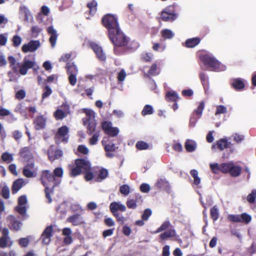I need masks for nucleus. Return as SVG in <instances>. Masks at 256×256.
<instances>
[{"label":"nucleus","instance_id":"obj_1","mask_svg":"<svg viewBox=\"0 0 256 256\" xmlns=\"http://www.w3.org/2000/svg\"><path fill=\"white\" fill-rule=\"evenodd\" d=\"M110 42L114 46V50L117 55H120V52L118 51V48L127 46L128 49L132 50H136L138 46V43L135 42H130V38L120 28L114 32L108 34Z\"/></svg>","mask_w":256,"mask_h":256},{"label":"nucleus","instance_id":"obj_2","mask_svg":"<svg viewBox=\"0 0 256 256\" xmlns=\"http://www.w3.org/2000/svg\"><path fill=\"white\" fill-rule=\"evenodd\" d=\"M10 68L12 72H8V74L10 76L12 72L18 74V72L23 76L26 75L29 69L33 68L34 71H36L39 68L38 66L35 67V62L32 60H28L26 58H24L22 64L17 62L16 58L12 56H10L8 58Z\"/></svg>","mask_w":256,"mask_h":256},{"label":"nucleus","instance_id":"obj_3","mask_svg":"<svg viewBox=\"0 0 256 256\" xmlns=\"http://www.w3.org/2000/svg\"><path fill=\"white\" fill-rule=\"evenodd\" d=\"M91 164L87 160L84 158H78L75 160L74 166H70L69 176L74 178L82 174L83 171L90 170Z\"/></svg>","mask_w":256,"mask_h":256},{"label":"nucleus","instance_id":"obj_4","mask_svg":"<svg viewBox=\"0 0 256 256\" xmlns=\"http://www.w3.org/2000/svg\"><path fill=\"white\" fill-rule=\"evenodd\" d=\"M176 4H173L165 7L159 13V16L157 19L159 22H172L178 18V14L176 10Z\"/></svg>","mask_w":256,"mask_h":256},{"label":"nucleus","instance_id":"obj_5","mask_svg":"<svg viewBox=\"0 0 256 256\" xmlns=\"http://www.w3.org/2000/svg\"><path fill=\"white\" fill-rule=\"evenodd\" d=\"M200 60L204 66L209 68L210 70L220 72L223 70L220 62L210 54H202L200 56Z\"/></svg>","mask_w":256,"mask_h":256},{"label":"nucleus","instance_id":"obj_6","mask_svg":"<svg viewBox=\"0 0 256 256\" xmlns=\"http://www.w3.org/2000/svg\"><path fill=\"white\" fill-rule=\"evenodd\" d=\"M102 23L108 32V34L120 28L117 18L112 14H105L102 19Z\"/></svg>","mask_w":256,"mask_h":256},{"label":"nucleus","instance_id":"obj_7","mask_svg":"<svg viewBox=\"0 0 256 256\" xmlns=\"http://www.w3.org/2000/svg\"><path fill=\"white\" fill-rule=\"evenodd\" d=\"M227 218L230 222H240L244 224H248L252 220L251 216L246 212H244L240 214H229Z\"/></svg>","mask_w":256,"mask_h":256},{"label":"nucleus","instance_id":"obj_8","mask_svg":"<svg viewBox=\"0 0 256 256\" xmlns=\"http://www.w3.org/2000/svg\"><path fill=\"white\" fill-rule=\"evenodd\" d=\"M232 162H224L218 164V163L210 164V166L214 174H218L221 172L224 174H228Z\"/></svg>","mask_w":256,"mask_h":256},{"label":"nucleus","instance_id":"obj_9","mask_svg":"<svg viewBox=\"0 0 256 256\" xmlns=\"http://www.w3.org/2000/svg\"><path fill=\"white\" fill-rule=\"evenodd\" d=\"M101 127L104 133L110 136H116L119 133V130L116 127H112V123L110 121H103Z\"/></svg>","mask_w":256,"mask_h":256},{"label":"nucleus","instance_id":"obj_10","mask_svg":"<svg viewBox=\"0 0 256 256\" xmlns=\"http://www.w3.org/2000/svg\"><path fill=\"white\" fill-rule=\"evenodd\" d=\"M40 180L44 187L48 186L50 183L54 182L55 178L50 170H44L42 172Z\"/></svg>","mask_w":256,"mask_h":256},{"label":"nucleus","instance_id":"obj_11","mask_svg":"<svg viewBox=\"0 0 256 256\" xmlns=\"http://www.w3.org/2000/svg\"><path fill=\"white\" fill-rule=\"evenodd\" d=\"M6 220L8 222V226L11 230L18 231L20 229L22 223L14 216H8L6 218Z\"/></svg>","mask_w":256,"mask_h":256},{"label":"nucleus","instance_id":"obj_12","mask_svg":"<svg viewBox=\"0 0 256 256\" xmlns=\"http://www.w3.org/2000/svg\"><path fill=\"white\" fill-rule=\"evenodd\" d=\"M22 174L28 178L35 177L36 172L34 168V164L33 162H30L25 165L23 168Z\"/></svg>","mask_w":256,"mask_h":256},{"label":"nucleus","instance_id":"obj_13","mask_svg":"<svg viewBox=\"0 0 256 256\" xmlns=\"http://www.w3.org/2000/svg\"><path fill=\"white\" fill-rule=\"evenodd\" d=\"M61 106L64 108V111L62 109L58 108L56 110L54 114V116L56 120L63 119L67 116L70 113V107L67 104H63Z\"/></svg>","mask_w":256,"mask_h":256},{"label":"nucleus","instance_id":"obj_14","mask_svg":"<svg viewBox=\"0 0 256 256\" xmlns=\"http://www.w3.org/2000/svg\"><path fill=\"white\" fill-rule=\"evenodd\" d=\"M40 46V42L38 40H30L28 44H24L22 46V50L24 52H34L36 51Z\"/></svg>","mask_w":256,"mask_h":256},{"label":"nucleus","instance_id":"obj_15","mask_svg":"<svg viewBox=\"0 0 256 256\" xmlns=\"http://www.w3.org/2000/svg\"><path fill=\"white\" fill-rule=\"evenodd\" d=\"M90 46L96 54L97 58L102 61L106 60V54L104 53L102 48L94 42L90 43Z\"/></svg>","mask_w":256,"mask_h":256},{"label":"nucleus","instance_id":"obj_16","mask_svg":"<svg viewBox=\"0 0 256 256\" xmlns=\"http://www.w3.org/2000/svg\"><path fill=\"white\" fill-rule=\"evenodd\" d=\"M52 226H48L41 235L40 238L42 240V242L44 244H48L50 242V238L52 236Z\"/></svg>","mask_w":256,"mask_h":256},{"label":"nucleus","instance_id":"obj_17","mask_svg":"<svg viewBox=\"0 0 256 256\" xmlns=\"http://www.w3.org/2000/svg\"><path fill=\"white\" fill-rule=\"evenodd\" d=\"M63 154L62 151L60 149H54L51 147L48 150V156L49 160L53 162L57 159H58L62 156Z\"/></svg>","mask_w":256,"mask_h":256},{"label":"nucleus","instance_id":"obj_18","mask_svg":"<svg viewBox=\"0 0 256 256\" xmlns=\"http://www.w3.org/2000/svg\"><path fill=\"white\" fill-rule=\"evenodd\" d=\"M69 132L68 128L66 126H63L60 128L56 134V137L58 138H62V141L64 142H67L68 141V137L66 136Z\"/></svg>","mask_w":256,"mask_h":256},{"label":"nucleus","instance_id":"obj_19","mask_svg":"<svg viewBox=\"0 0 256 256\" xmlns=\"http://www.w3.org/2000/svg\"><path fill=\"white\" fill-rule=\"evenodd\" d=\"M66 220L74 226L82 225L85 223L80 214H76L70 216Z\"/></svg>","mask_w":256,"mask_h":256},{"label":"nucleus","instance_id":"obj_20","mask_svg":"<svg viewBox=\"0 0 256 256\" xmlns=\"http://www.w3.org/2000/svg\"><path fill=\"white\" fill-rule=\"evenodd\" d=\"M33 124L36 130L44 129L46 124V118L43 115L38 116L34 120Z\"/></svg>","mask_w":256,"mask_h":256},{"label":"nucleus","instance_id":"obj_21","mask_svg":"<svg viewBox=\"0 0 256 256\" xmlns=\"http://www.w3.org/2000/svg\"><path fill=\"white\" fill-rule=\"evenodd\" d=\"M47 32L48 34L50 35L49 41L50 43L51 46L52 48H54L56 46V42L58 36L56 31L54 28L53 26H50L47 28Z\"/></svg>","mask_w":256,"mask_h":256},{"label":"nucleus","instance_id":"obj_22","mask_svg":"<svg viewBox=\"0 0 256 256\" xmlns=\"http://www.w3.org/2000/svg\"><path fill=\"white\" fill-rule=\"evenodd\" d=\"M176 236V230L174 228H170L161 233L159 236V242L165 241L168 239L175 237Z\"/></svg>","mask_w":256,"mask_h":256},{"label":"nucleus","instance_id":"obj_23","mask_svg":"<svg viewBox=\"0 0 256 256\" xmlns=\"http://www.w3.org/2000/svg\"><path fill=\"white\" fill-rule=\"evenodd\" d=\"M110 209L112 214H117L118 210L124 212L126 208L124 205L117 202H112L110 204Z\"/></svg>","mask_w":256,"mask_h":256},{"label":"nucleus","instance_id":"obj_24","mask_svg":"<svg viewBox=\"0 0 256 256\" xmlns=\"http://www.w3.org/2000/svg\"><path fill=\"white\" fill-rule=\"evenodd\" d=\"M102 145L104 146V149L106 152V157L109 158H112L114 157V154L110 152H114L116 150V144L113 143H108L107 144H104L102 142Z\"/></svg>","mask_w":256,"mask_h":256},{"label":"nucleus","instance_id":"obj_25","mask_svg":"<svg viewBox=\"0 0 256 256\" xmlns=\"http://www.w3.org/2000/svg\"><path fill=\"white\" fill-rule=\"evenodd\" d=\"M230 84L232 87L236 90H241L244 88L245 86L244 82L240 78L233 79Z\"/></svg>","mask_w":256,"mask_h":256},{"label":"nucleus","instance_id":"obj_26","mask_svg":"<svg viewBox=\"0 0 256 256\" xmlns=\"http://www.w3.org/2000/svg\"><path fill=\"white\" fill-rule=\"evenodd\" d=\"M19 154L20 158L27 161L32 158V155L30 152V148L26 146L22 148L20 150Z\"/></svg>","mask_w":256,"mask_h":256},{"label":"nucleus","instance_id":"obj_27","mask_svg":"<svg viewBox=\"0 0 256 256\" xmlns=\"http://www.w3.org/2000/svg\"><path fill=\"white\" fill-rule=\"evenodd\" d=\"M96 174L94 176V181L96 182H101L104 180L106 179L108 176V170L107 169L104 168H101L98 174Z\"/></svg>","mask_w":256,"mask_h":256},{"label":"nucleus","instance_id":"obj_28","mask_svg":"<svg viewBox=\"0 0 256 256\" xmlns=\"http://www.w3.org/2000/svg\"><path fill=\"white\" fill-rule=\"evenodd\" d=\"M242 170V168L241 166L235 165L232 162L228 174L232 177H237L241 174Z\"/></svg>","mask_w":256,"mask_h":256},{"label":"nucleus","instance_id":"obj_29","mask_svg":"<svg viewBox=\"0 0 256 256\" xmlns=\"http://www.w3.org/2000/svg\"><path fill=\"white\" fill-rule=\"evenodd\" d=\"M86 123L88 124L87 126V134L88 135H91L96 130V122L95 120H89L88 121H84V124L86 125Z\"/></svg>","mask_w":256,"mask_h":256},{"label":"nucleus","instance_id":"obj_30","mask_svg":"<svg viewBox=\"0 0 256 256\" xmlns=\"http://www.w3.org/2000/svg\"><path fill=\"white\" fill-rule=\"evenodd\" d=\"M201 41V38L198 37L188 38L185 42V46L188 48H193L198 45Z\"/></svg>","mask_w":256,"mask_h":256},{"label":"nucleus","instance_id":"obj_31","mask_svg":"<svg viewBox=\"0 0 256 256\" xmlns=\"http://www.w3.org/2000/svg\"><path fill=\"white\" fill-rule=\"evenodd\" d=\"M216 145L218 149L222 150L225 148H229L232 145V144L226 138H220L216 142Z\"/></svg>","mask_w":256,"mask_h":256},{"label":"nucleus","instance_id":"obj_32","mask_svg":"<svg viewBox=\"0 0 256 256\" xmlns=\"http://www.w3.org/2000/svg\"><path fill=\"white\" fill-rule=\"evenodd\" d=\"M68 74H78V68L74 62H68L66 66Z\"/></svg>","mask_w":256,"mask_h":256},{"label":"nucleus","instance_id":"obj_33","mask_svg":"<svg viewBox=\"0 0 256 256\" xmlns=\"http://www.w3.org/2000/svg\"><path fill=\"white\" fill-rule=\"evenodd\" d=\"M165 98L168 102H177L180 98L176 92L169 91L166 94Z\"/></svg>","mask_w":256,"mask_h":256},{"label":"nucleus","instance_id":"obj_34","mask_svg":"<svg viewBox=\"0 0 256 256\" xmlns=\"http://www.w3.org/2000/svg\"><path fill=\"white\" fill-rule=\"evenodd\" d=\"M184 147L188 152H192L196 149V144L192 140H187L184 143Z\"/></svg>","mask_w":256,"mask_h":256},{"label":"nucleus","instance_id":"obj_35","mask_svg":"<svg viewBox=\"0 0 256 256\" xmlns=\"http://www.w3.org/2000/svg\"><path fill=\"white\" fill-rule=\"evenodd\" d=\"M160 73V68L156 62L152 64L150 68L146 75L148 76H157Z\"/></svg>","mask_w":256,"mask_h":256},{"label":"nucleus","instance_id":"obj_36","mask_svg":"<svg viewBox=\"0 0 256 256\" xmlns=\"http://www.w3.org/2000/svg\"><path fill=\"white\" fill-rule=\"evenodd\" d=\"M24 180L22 178H18L15 180L12 186V191L13 194L16 193L22 186Z\"/></svg>","mask_w":256,"mask_h":256},{"label":"nucleus","instance_id":"obj_37","mask_svg":"<svg viewBox=\"0 0 256 256\" xmlns=\"http://www.w3.org/2000/svg\"><path fill=\"white\" fill-rule=\"evenodd\" d=\"M138 199H141V196L139 194L136 195L135 199H128L126 202L127 207L130 209H135L137 207L136 203Z\"/></svg>","mask_w":256,"mask_h":256},{"label":"nucleus","instance_id":"obj_38","mask_svg":"<svg viewBox=\"0 0 256 256\" xmlns=\"http://www.w3.org/2000/svg\"><path fill=\"white\" fill-rule=\"evenodd\" d=\"M162 36L164 39H171L174 36V34L170 29L165 28L162 30L160 32Z\"/></svg>","mask_w":256,"mask_h":256},{"label":"nucleus","instance_id":"obj_39","mask_svg":"<svg viewBox=\"0 0 256 256\" xmlns=\"http://www.w3.org/2000/svg\"><path fill=\"white\" fill-rule=\"evenodd\" d=\"M56 184L54 183L52 188H49L48 186H45L44 192L46 197L48 200V202L50 203L52 202L51 194H53L54 188Z\"/></svg>","mask_w":256,"mask_h":256},{"label":"nucleus","instance_id":"obj_40","mask_svg":"<svg viewBox=\"0 0 256 256\" xmlns=\"http://www.w3.org/2000/svg\"><path fill=\"white\" fill-rule=\"evenodd\" d=\"M204 106H205L204 102V101L200 102L199 103V104H198V108H196V109L194 110L193 114L196 115L198 117V118H200L202 116L203 110L204 108Z\"/></svg>","mask_w":256,"mask_h":256},{"label":"nucleus","instance_id":"obj_41","mask_svg":"<svg viewBox=\"0 0 256 256\" xmlns=\"http://www.w3.org/2000/svg\"><path fill=\"white\" fill-rule=\"evenodd\" d=\"M97 2L95 0H93L92 2L87 4V7L89 8L90 14L93 15L96 14L97 10Z\"/></svg>","mask_w":256,"mask_h":256},{"label":"nucleus","instance_id":"obj_42","mask_svg":"<svg viewBox=\"0 0 256 256\" xmlns=\"http://www.w3.org/2000/svg\"><path fill=\"white\" fill-rule=\"evenodd\" d=\"M0 159L3 162L9 164L14 160L13 155L8 152H4L2 154Z\"/></svg>","mask_w":256,"mask_h":256},{"label":"nucleus","instance_id":"obj_43","mask_svg":"<svg viewBox=\"0 0 256 256\" xmlns=\"http://www.w3.org/2000/svg\"><path fill=\"white\" fill-rule=\"evenodd\" d=\"M210 216L212 220L215 222L219 218V214L216 206H214L210 210Z\"/></svg>","mask_w":256,"mask_h":256},{"label":"nucleus","instance_id":"obj_44","mask_svg":"<svg viewBox=\"0 0 256 256\" xmlns=\"http://www.w3.org/2000/svg\"><path fill=\"white\" fill-rule=\"evenodd\" d=\"M172 225L169 220L164 221L162 225L156 230L155 233H159L163 231H166Z\"/></svg>","mask_w":256,"mask_h":256},{"label":"nucleus","instance_id":"obj_45","mask_svg":"<svg viewBox=\"0 0 256 256\" xmlns=\"http://www.w3.org/2000/svg\"><path fill=\"white\" fill-rule=\"evenodd\" d=\"M191 176L194 178V184L198 186L200 182V178L198 176V172L196 170H192L190 171Z\"/></svg>","mask_w":256,"mask_h":256},{"label":"nucleus","instance_id":"obj_46","mask_svg":"<svg viewBox=\"0 0 256 256\" xmlns=\"http://www.w3.org/2000/svg\"><path fill=\"white\" fill-rule=\"evenodd\" d=\"M154 110L152 106L150 105L146 104L144 106L141 114L142 116H145L146 115L152 114Z\"/></svg>","mask_w":256,"mask_h":256},{"label":"nucleus","instance_id":"obj_47","mask_svg":"<svg viewBox=\"0 0 256 256\" xmlns=\"http://www.w3.org/2000/svg\"><path fill=\"white\" fill-rule=\"evenodd\" d=\"M153 54L152 53L146 52L142 54L140 56L142 61L145 62H150L152 61Z\"/></svg>","mask_w":256,"mask_h":256},{"label":"nucleus","instance_id":"obj_48","mask_svg":"<svg viewBox=\"0 0 256 256\" xmlns=\"http://www.w3.org/2000/svg\"><path fill=\"white\" fill-rule=\"evenodd\" d=\"M136 147L139 150H145L148 149L149 146L146 142L140 140L136 142Z\"/></svg>","mask_w":256,"mask_h":256},{"label":"nucleus","instance_id":"obj_49","mask_svg":"<svg viewBox=\"0 0 256 256\" xmlns=\"http://www.w3.org/2000/svg\"><path fill=\"white\" fill-rule=\"evenodd\" d=\"M156 186L160 189H166L168 186V182L165 180L160 179L157 182Z\"/></svg>","mask_w":256,"mask_h":256},{"label":"nucleus","instance_id":"obj_50","mask_svg":"<svg viewBox=\"0 0 256 256\" xmlns=\"http://www.w3.org/2000/svg\"><path fill=\"white\" fill-rule=\"evenodd\" d=\"M199 76L202 84L204 87V88L208 87V78L206 77L205 74L204 72H202L200 74Z\"/></svg>","mask_w":256,"mask_h":256},{"label":"nucleus","instance_id":"obj_51","mask_svg":"<svg viewBox=\"0 0 256 256\" xmlns=\"http://www.w3.org/2000/svg\"><path fill=\"white\" fill-rule=\"evenodd\" d=\"M100 136V131L96 132L92 136L89 140V144L90 145H95L97 144Z\"/></svg>","mask_w":256,"mask_h":256},{"label":"nucleus","instance_id":"obj_52","mask_svg":"<svg viewBox=\"0 0 256 256\" xmlns=\"http://www.w3.org/2000/svg\"><path fill=\"white\" fill-rule=\"evenodd\" d=\"M120 192L122 194L128 196L130 192V187L128 184H123L120 186Z\"/></svg>","mask_w":256,"mask_h":256},{"label":"nucleus","instance_id":"obj_53","mask_svg":"<svg viewBox=\"0 0 256 256\" xmlns=\"http://www.w3.org/2000/svg\"><path fill=\"white\" fill-rule=\"evenodd\" d=\"M256 198V190H252L246 198L247 200L250 204H254Z\"/></svg>","mask_w":256,"mask_h":256},{"label":"nucleus","instance_id":"obj_54","mask_svg":"<svg viewBox=\"0 0 256 256\" xmlns=\"http://www.w3.org/2000/svg\"><path fill=\"white\" fill-rule=\"evenodd\" d=\"M90 170L83 171L82 173L84 174V179L86 181H90L92 180L93 178L94 179L96 174H94Z\"/></svg>","mask_w":256,"mask_h":256},{"label":"nucleus","instance_id":"obj_55","mask_svg":"<svg viewBox=\"0 0 256 256\" xmlns=\"http://www.w3.org/2000/svg\"><path fill=\"white\" fill-rule=\"evenodd\" d=\"M52 94V90L48 86H46L44 92L42 94V99L44 100L49 96Z\"/></svg>","mask_w":256,"mask_h":256},{"label":"nucleus","instance_id":"obj_56","mask_svg":"<svg viewBox=\"0 0 256 256\" xmlns=\"http://www.w3.org/2000/svg\"><path fill=\"white\" fill-rule=\"evenodd\" d=\"M227 112V109L226 106L222 105H219L216 106V112L215 115H218L220 114H224Z\"/></svg>","mask_w":256,"mask_h":256},{"label":"nucleus","instance_id":"obj_57","mask_svg":"<svg viewBox=\"0 0 256 256\" xmlns=\"http://www.w3.org/2000/svg\"><path fill=\"white\" fill-rule=\"evenodd\" d=\"M12 42L13 46L14 47H18L21 44L22 38L20 36L15 35L12 38Z\"/></svg>","mask_w":256,"mask_h":256},{"label":"nucleus","instance_id":"obj_58","mask_svg":"<svg viewBox=\"0 0 256 256\" xmlns=\"http://www.w3.org/2000/svg\"><path fill=\"white\" fill-rule=\"evenodd\" d=\"M2 196L5 199H8L10 197V190L7 186H4L1 192Z\"/></svg>","mask_w":256,"mask_h":256},{"label":"nucleus","instance_id":"obj_59","mask_svg":"<svg viewBox=\"0 0 256 256\" xmlns=\"http://www.w3.org/2000/svg\"><path fill=\"white\" fill-rule=\"evenodd\" d=\"M84 112L87 116L86 121H88L89 120H94V112L92 110L86 109Z\"/></svg>","mask_w":256,"mask_h":256},{"label":"nucleus","instance_id":"obj_60","mask_svg":"<svg viewBox=\"0 0 256 256\" xmlns=\"http://www.w3.org/2000/svg\"><path fill=\"white\" fill-rule=\"evenodd\" d=\"M30 242L29 240L26 238H20L18 240L19 245L22 248L26 247Z\"/></svg>","mask_w":256,"mask_h":256},{"label":"nucleus","instance_id":"obj_61","mask_svg":"<svg viewBox=\"0 0 256 256\" xmlns=\"http://www.w3.org/2000/svg\"><path fill=\"white\" fill-rule=\"evenodd\" d=\"M152 213V212L150 209H146L142 216V220H147L149 217L151 216Z\"/></svg>","mask_w":256,"mask_h":256},{"label":"nucleus","instance_id":"obj_62","mask_svg":"<svg viewBox=\"0 0 256 256\" xmlns=\"http://www.w3.org/2000/svg\"><path fill=\"white\" fill-rule=\"evenodd\" d=\"M234 140L237 143H240L242 140H244V136L242 134H239L237 133H236L233 134Z\"/></svg>","mask_w":256,"mask_h":256},{"label":"nucleus","instance_id":"obj_63","mask_svg":"<svg viewBox=\"0 0 256 256\" xmlns=\"http://www.w3.org/2000/svg\"><path fill=\"white\" fill-rule=\"evenodd\" d=\"M64 171L62 168H56L54 170V176L61 178L63 176Z\"/></svg>","mask_w":256,"mask_h":256},{"label":"nucleus","instance_id":"obj_64","mask_svg":"<svg viewBox=\"0 0 256 256\" xmlns=\"http://www.w3.org/2000/svg\"><path fill=\"white\" fill-rule=\"evenodd\" d=\"M26 96V92L23 90H18L15 96L16 99L21 100L24 98Z\"/></svg>","mask_w":256,"mask_h":256}]
</instances>
